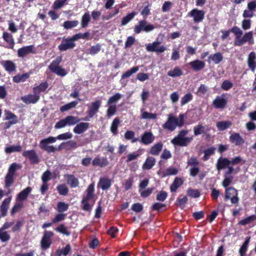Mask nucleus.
Masks as SVG:
<instances>
[{"instance_id":"1","label":"nucleus","mask_w":256,"mask_h":256,"mask_svg":"<svg viewBox=\"0 0 256 256\" xmlns=\"http://www.w3.org/2000/svg\"><path fill=\"white\" fill-rule=\"evenodd\" d=\"M186 118V114H180L178 116H176L173 114L168 115V120L162 125V128L169 131H174L176 127H182L184 124L185 120Z\"/></svg>"},{"instance_id":"2","label":"nucleus","mask_w":256,"mask_h":256,"mask_svg":"<svg viewBox=\"0 0 256 256\" xmlns=\"http://www.w3.org/2000/svg\"><path fill=\"white\" fill-rule=\"evenodd\" d=\"M188 134V130H181L178 134L171 140L172 143L174 145L182 146H186L193 138L192 136H187Z\"/></svg>"},{"instance_id":"3","label":"nucleus","mask_w":256,"mask_h":256,"mask_svg":"<svg viewBox=\"0 0 256 256\" xmlns=\"http://www.w3.org/2000/svg\"><path fill=\"white\" fill-rule=\"evenodd\" d=\"M56 142V138L53 136H49L42 140L40 142V147L41 149L48 153L54 152L57 151L56 147L52 145Z\"/></svg>"},{"instance_id":"4","label":"nucleus","mask_w":256,"mask_h":256,"mask_svg":"<svg viewBox=\"0 0 256 256\" xmlns=\"http://www.w3.org/2000/svg\"><path fill=\"white\" fill-rule=\"evenodd\" d=\"M62 57H57L48 66V68L52 72L56 74L58 76H64L66 75L67 72L64 68L60 66V64L62 62Z\"/></svg>"},{"instance_id":"5","label":"nucleus","mask_w":256,"mask_h":256,"mask_svg":"<svg viewBox=\"0 0 256 256\" xmlns=\"http://www.w3.org/2000/svg\"><path fill=\"white\" fill-rule=\"evenodd\" d=\"M94 184H91L88 186L87 188V196L83 198L82 202V208L85 210H91V206L88 204V202L94 198Z\"/></svg>"},{"instance_id":"6","label":"nucleus","mask_w":256,"mask_h":256,"mask_svg":"<svg viewBox=\"0 0 256 256\" xmlns=\"http://www.w3.org/2000/svg\"><path fill=\"white\" fill-rule=\"evenodd\" d=\"M160 42L156 40L151 44L146 45V50L149 52H156L158 53H162L166 50L164 46L160 45Z\"/></svg>"},{"instance_id":"7","label":"nucleus","mask_w":256,"mask_h":256,"mask_svg":"<svg viewBox=\"0 0 256 256\" xmlns=\"http://www.w3.org/2000/svg\"><path fill=\"white\" fill-rule=\"evenodd\" d=\"M226 104L227 99L224 94L216 96L212 102V106L217 109H223Z\"/></svg>"},{"instance_id":"8","label":"nucleus","mask_w":256,"mask_h":256,"mask_svg":"<svg viewBox=\"0 0 256 256\" xmlns=\"http://www.w3.org/2000/svg\"><path fill=\"white\" fill-rule=\"evenodd\" d=\"M204 11L194 8L192 10L188 15L193 18L194 22H199L204 18Z\"/></svg>"},{"instance_id":"9","label":"nucleus","mask_w":256,"mask_h":256,"mask_svg":"<svg viewBox=\"0 0 256 256\" xmlns=\"http://www.w3.org/2000/svg\"><path fill=\"white\" fill-rule=\"evenodd\" d=\"M102 102L100 100H96L91 103L89 106L88 113L90 118H92L98 112L101 106Z\"/></svg>"},{"instance_id":"10","label":"nucleus","mask_w":256,"mask_h":256,"mask_svg":"<svg viewBox=\"0 0 256 256\" xmlns=\"http://www.w3.org/2000/svg\"><path fill=\"white\" fill-rule=\"evenodd\" d=\"M75 46L74 42L70 38H64L61 44L58 46V49L60 51H66L68 49H72Z\"/></svg>"},{"instance_id":"11","label":"nucleus","mask_w":256,"mask_h":256,"mask_svg":"<svg viewBox=\"0 0 256 256\" xmlns=\"http://www.w3.org/2000/svg\"><path fill=\"white\" fill-rule=\"evenodd\" d=\"M54 235L52 232L46 231L44 232V237L41 241L42 247L43 249L48 248L51 244L50 238Z\"/></svg>"},{"instance_id":"12","label":"nucleus","mask_w":256,"mask_h":256,"mask_svg":"<svg viewBox=\"0 0 256 256\" xmlns=\"http://www.w3.org/2000/svg\"><path fill=\"white\" fill-rule=\"evenodd\" d=\"M22 154L24 156L28 158L32 163H38L39 161L38 156L34 150H26Z\"/></svg>"},{"instance_id":"13","label":"nucleus","mask_w":256,"mask_h":256,"mask_svg":"<svg viewBox=\"0 0 256 256\" xmlns=\"http://www.w3.org/2000/svg\"><path fill=\"white\" fill-rule=\"evenodd\" d=\"M40 99V96L36 93L34 94H29L21 98L22 100L26 104H35Z\"/></svg>"},{"instance_id":"14","label":"nucleus","mask_w":256,"mask_h":256,"mask_svg":"<svg viewBox=\"0 0 256 256\" xmlns=\"http://www.w3.org/2000/svg\"><path fill=\"white\" fill-rule=\"evenodd\" d=\"M34 52V46L30 45L19 48L18 50V57L24 58L26 55Z\"/></svg>"},{"instance_id":"15","label":"nucleus","mask_w":256,"mask_h":256,"mask_svg":"<svg viewBox=\"0 0 256 256\" xmlns=\"http://www.w3.org/2000/svg\"><path fill=\"white\" fill-rule=\"evenodd\" d=\"M240 42L237 44L236 46H240L244 42H248L250 44H252L254 42L252 33V32H249L246 33L244 36L242 37L240 39Z\"/></svg>"},{"instance_id":"16","label":"nucleus","mask_w":256,"mask_h":256,"mask_svg":"<svg viewBox=\"0 0 256 256\" xmlns=\"http://www.w3.org/2000/svg\"><path fill=\"white\" fill-rule=\"evenodd\" d=\"M89 124L80 122L74 128L73 132L76 134H80L86 132L88 128Z\"/></svg>"},{"instance_id":"17","label":"nucleus","mask_w":256,"mask_h":256,"mask_svg":"<svg viewBox=\"0 0 256 256\" xmlns=\"http://www.w3.org/2000/svg\"><path fill=\"white\" fill-rule=\"evenodd\" d=\"M154 140V136L151 132H145L142 136L141 142L144 144L152 143Z\"/></svg>"},{"instance_id":"18","label":"nucleus","mask_w":256,"mask_h":256,"mask_svg":"<svg viewBox=\"0 0 256 256\" xmlns=\"http://www.w3.org/2000/svg\"><path fill=\"white\" fill-rule=\"evenodd\" d=\"M31 192L32 188L30 187H27L18 194L16 200L17 202L25 200Z\"/></svg>"},{"instance_id":"19","label":"nucleus","mask_w":256,"mask_h":256,"mask_svg":"<svg viewBox=\"0 0 256 256\" xmlns=\"http://www.w3.org/2000/svg\"><path fill=\"white\" fill-rule=\"evenodd\" d=\"M111 186V181L108 178H100L98 184V188L106 190L108 189Z\"/></svg>"},{"instance_id":"20","label":"nucleus","mask_w":256,"mask_h":256,"mask_svg":"<svg viewBox=\"0 0 256 256\" xmlns=\"http://www.w3.org/2000/svg\"><path fill=\"white\" fill-rule=\"evenodd\" d=\"M5 120H10L7 124L6 128H8L11 125L14 124L17 122L16 116L8 110L5 111Z\"/></svg>"},{"instance_id":"21","label":"nucleus","mask_w":256,"mask_h":256,"mask_svg":"<svg viewBox=\"0 0 256 256\" xmlns=\"http://www.w3.org/2000/svg\"><path fill=\"white\" fill-rule=\"evenodd\" d=\"M92 164L94 166H99L100 167H104L108 165V162L106 158L96 157L92 162Z\"/></svg>"},{"instance_id":"22","label":"nucleus","mask_w":256,"mask_h":256,"mask_svg":"<svg viewBox=\"0 0 256 256\" xmlns=\"http://www.w3.org/2000/svg\"><path fill=\"white\" fill-rule=\"evenodd\" d=\"M12 198L9 197L5 199L2 202L0 207V210L2 216H5L7 214L8 210L9 208Z\"/></svg>"},{"instance_id":"23","label":"nucleus","mask_w":256,"mask_h":256,"mask_svg":"<svg viewBox=\"0 0 256 256\" xmlns=\"http://www.w3.org/2000/svg\"><path fill=\"white\" fill-rule=\"evenodd\" d=\"M190 64L192 68L196 71L200 70L205 66L204 62L198 60L191 62Z\"/></svg>"},{"instance_id":"24","label":"nucleus","mask_w":256,"mask_h":256,"mask_svg":"<svg viewBox=\"0 0 256 256\" xmlns=\"http://www.w3.org/2000/svg\"><path fill=\"white\" fill-rule=\"evenodd\" d=\"M22 150V146L20 144L6 146L4 148V152L7 154L12 152H20Z\"/></svg>"},{"instance_id":"25","label":"nucleus","mask_w":256,"mask_h":256,"mask_svg":"<svg viewBox=\"0 0 256 256\" xmlns=\"http://www.w3.org/2000/svg\"><path fill=\"white\" fill-rule=\"evenodd\" d=\"M230 32L234 33L236 36L234 45L236 46L237 44H238V43L240 44V39L242 34V31L240 28L235 26L230 30Z\"/></svg>"},{"instance_id":"26","label":"nucleus","mask_w":256,"mask_h":256,"mask_svg":"<svg viewBox=\"0 0 256 256\" xmlns=\"http://www.w3.org/2000/svg\"><path fill=\"white\" fill-rule=\"evenodd\" d=\"M232 142L236 146L242 145L244 142V139L240 136L238 134L235 133L232 134L230 138Z\"/></svg>"},{"instance_id":"27","label":"nucleus","mask_w":256,"mask_h":256,"mask_svg":"<svg viewBox=\"0 0 256 256\" xmlns=\"http://www.w3.org/2000/svg\"><path fill=\"white\" fill-rule=\"evenodd\" d=\"M223 60V56L220 52H216L211 54L208 57V61L212 62L215 64H218Z\"/></svg>"},{"instance_id":"28","label":"nucleus","mask_w":256,"mask_h":256,"mask_svg":"<svg viewBox=\"0 0 256 256\" xmlns=\"http://www.w3.org/2000/svg\"><path fill=\"white\" fill-rule=\"evenodd\" d=\"M2 38L8 44V48L12 49L14 46V40L12 36L7 32L3 33Z\"/></svg>"},{"instance_id":"29","label":"nucleus","mask_w":256,"mask_h":256,"mask_svg":"<svg viewBox=\"0 0 256 256\" xmlns=\"http://www.w3.org/2000/svg\"><path fill=\"white\" fill-rule=\"evenodd\" d=\"M68 184L72 188H76L78 186V180L72 175H66L65 176Z\"/></svg>"},{"instance_id":"30","label":"nucleus","mask_w":256,"mask_h":256,"mask_svg":"<svg viewBox=\"0 0 256 256\" xmlns=\"http://www.w3.org/2000/svg\"><path fill=\"white\" fill-rule=\"evenodd\" d=\"M230 164V160L227 158H220L216 164L217 169L220 170L221 169L225 168Z\"/></svg>"},{"instance_id":"31","label":"nucleus","mask_w":256,"mask_h":256,"mask_svg":"<svg viewBox=\"0 0 256 256\" xmlns=\"http://www.w3.org/2000/svg\"><path fill=\"white\" fill-rule=\"evenodd\" d=\"M20 168L21 166L20 164L16 162L12 163L10 165L6 174L14 177L16 171L20 170Z\"/></svg>"},{"instance_id":"32","label":"nucleus","mask_w":256,"mask_h":256,"mask_svg":"<svg viewBox=\"0 0 256 256\" xmlns=\"http://www.w3.org/2000/svg\"><path fill=\"white\" fill-rule=\"evenodd\" d=\"M256 54L254 52L250 54L248 58V64L250 68L254 71L256 68V63L255 62Z\"/></svg>"},{"instance_id":"33","label":"nucleus","mask_w":256,"mask_h":256,"mask_svg":"<svg viewBox=\"0 0 256 256\" xmlns=\"http://www.w3.org/2000/svg\"><path fill=\"white\" fill-rule=\"evenodd\" d=\"M206 126L202 124H199L194 128V134L195 136H198L200 134H204L206 131Z\"/></svg>"},{"instance_id":"34","label":"nucleus","mask_w":256,"mask_h":256,"mask_svg":"<svg viewBox=\"0 0 256 256\" xmlns=\"http://www.w3.org/2000/svg\"><path fill=\"white\" fill-rule=\"evenodd\" d=\"M2 64L6 70L8 72L14 71L16 69V65L12 61H4Z\"/></svg>"},{"instance_id":"35","label":"nucleus","mask_w":256,"mask_h":256,"mask_svg":"<svg viewBox=\"0 0 256 256\" xmlns=\"http://www.w3.org/2000/svg\"><path fill=\"white\" fill-rule=\"evenodd\" d=\"M232 125L230 121H221L216 123V126L218 130L222 131L228 128Z\"/></svg>"},{"instance_id":"36","label":"nucleus","mask_w":256,"mask_h":256,"mask_svg":"<svg viewBox=\"0 0 256 256\" xmlns=\"http://www.w3.org/2000/svg\"><path fill=\"white\" fill-rule=\"evenodd\" d=\"M155 159L152 157H148L146 160L142 168L144 169L150 170L155 164Z\"/></svg>"},{"instance_id":"37","label":"nucleus","mask_w":256,"mask_h":256,"mask_svg":"<svg viewBox=\"0 0 256 256\" xmlns=\"http://www.w3.org/2000/svg\"><path fill=\"white\" fill-rule=\"evenodd\" d=\"M183 182H184L182 178H176L173 184L170 186V188L171 192H175L178 187L182 184Z\"/></svg>"},{"instance_id":"38","label":"nucleus","mask_w":256,"mask_h":256,"mask_svg":"<svg viewBox=\"0 0 256 256\" xmlns=\"http://www.w3.org/2000/svg\"><path fill=\"white\" fill-rule=\"evenodd\" d=\"M250 237H248L246 238L244 242L240 247V250H239V253L240 255V256H244L245 253L246 252L248 245L249 244L250 241Z\"/></svg>"},{"instance_id":"39","label":"nucleus","mask_w":256,"mask_h":256,"mask_svg":"<svg viewBox=\"0 0 256 256\" xmlns=\"http://www.w3.org/2000/svg\"><path fill=\"white\" fill-rule=\"evenodd\" d=\"M48 87V84L46 82H42L38 86L35 87L33 89L34 93L38 94L41 92H44Z\"/></svg>"},{"instance_id":"40","label":"nucleus","mask_w":256,"mask_h":256,"mask_svg":"<svg viewBox=\"0 0 256 256\" xmlns=\"http://www.w3.org/2000/svg\"><path fill=\"white\" fill-rule=\"evenodd\" d=\"M78 104V102L76 101L72 102H70L66 104L61 106L60 108V110L62 112H64L72 108H75Z\"/></svg>"},{"instance_id":"41","label":"nucleus","mask_w":256,"mask_h":256,"mask_svg":"<svg viewBox=\"0 0 256 256\" xmlns=\"http://www.w3.org/2000/svg\"><path fill=\"white\" fill-rule=\"evenodd\" d=\"M90 14L88 12H86L82 16L81 20V26L82 28H86L88 26V22H90Z\"/></svg>"},{"instance_id":"42","label":"nucleus","mask_w":256,"mask_h":256,"mask_svg":"<svg viewBox=\"0 0 256 256\" xmlns=\"http://www.w3.org/2000/svg\"><path fill=\"white\" fill-rule=\"evenodd\" d=\"M182 74V70L178 67L168 72V75L171 77H176Z\"/></svg>"},{"instance_id":"43","label":"nucleus","mask_w":256,"mask_h":256,"mask_svg":"<svg viewBox=\"0 0 256 256\" xmlns=\"http://www.w3.org/2000/svg\"><path fill=\"white\" fill-rule=\"evenodd\" d=\"M162 145L160 143H158L152 147L150 153L154 155L158 154L162 150Z\"/></svg>"},{"instance_id":"44","label":"nucleus","mask_w":256,"mask_h":256,"mask_svg":"<svg viewBox=\"0 0 256 256\" xmlns=\"http://www.w3.org/2000/svg\"><path fill=\"white\" fill-rule=\"evenodd\" d=\"M237 191L232 188H228L226 190L225 198L229 199L234 196H237Z\"/></svg>"},{"instance_id":"45","label":"nucleus","mask_w":256,"mask_h":256,"mask_svg":"<svg viewBox=\"0 0 256 256\" xmlns=\"http://www.w3.org/2000/svg\"><path fill=\"white\" fill-rule=\"evenodd\" d=\"M70 246L69 244H67L66 247L58 250L56 251V255L58 256H66L70 252Z\"/></svg>"},{"instance_id":"46","label":"nucleus","mask_w":256,"mask_h":256,"mask_svg":"<svg viewBox=\"0 0 256 256\" xmlns=\"http://www.w3.org/2000/svg\"><path fill=\"white\" fill-rule=\"evenodd\" d=\"M122 96L121 94L119 93H116L114 96L110 97L108 101V104H115L116 103L122 98Z\"/></svg>"},{"instance_id":"47","label":"nucleus","mask_w":256,"mask_h":256,"mask_svg":"<svg viewBox=\"0 0 256 256\" xmlns=\"http://www.w3.org/2000/svg\"><path fill=\"white\" fill-rule=\"evenodd\" d=\"M68 125H74L80 121V119L78 117L70 116L66 118Z\"/></svg>"},{"instance_id":"48","label":"nucleus","mask_w":256,"mask_h":256,"mask_svg":"<svg viewBox=\"0 0 256 256\" xmlns=\"http://www.w3.org/2000/svg\"><path fill=\"white\" fill-rule=\"evenodd\" d=\"M136 14L135 12L128 14L125 17H124L122 20V25L124 26L129 22L132 19L134 18Z\"/></svg>"},{"instance_id":"49","label":"nucleus","mask_w":256,"mask_h":256,"mask_svg":"<svg viewBox=\"0 0 256 256\" xmlns=\"http://www.w3.org/2000/svg\"><path fill=\"white\" fill-rule=\"evenodd\" d=\"M157 115L156 114L149 113L146 112L141 111V118L142 119H152L156 118Z\"/></svg>"},{"instance_id":"50","label":"nucleus","mask_w":256,"mask_h":256,"mask_svg":"<svg viewBox=\"0 0 256 256\" xmlns=\"http://www.w3.org/2000/svg\"><path fill=\"white\" fill-rule=\"evenodd\" d=\"M139 70L138 66L134 67L130 70L126 71V72L123 74L122 76V78L124 79L130 76Z\"/></svg>"},{"instance_id":"51","label":"nucleus","mask_w":256,"mask_h":256,"mask_svg":"<svg viewBox=\"0 0 256 256\" xmlns=\"http://www.w3.org/2000/svg\"><path fill=\"white\" fill-rule=\"evenodd\" d=\"M192 99V95L190 93H188L181 98L180 104L184 106L189 102Z\"/></svg>"},{"instance_id":"52","label":"nucleus","mask_w":256,"mask_h":256,"mask_svg":"<svg viewBox=\"0 0 256 256\" xmlns=\"http://www.w3.org/2000/svg\"><path fill=\"white\" fill-rule=\"evenodd\" d=\"M72 134L70 132H68L58 135L57 136L54 137L56 140H66L72 138Z\"/></svg>"},{"instance_id":"53","label":"nucleus","mask_w":256,"mask_h":256,"mask_svg":"<svg viewBox=\"0 0 256 256\" xmlns=\"http://www.w3.org/2000/svg\"><path fill=\"white\" fill-rule=\"evenodd\" d=\"M10 236L7 232L0 228V240L2 242L9 240Z\"/></svg>"},{"instance_id":"54","label":"nucleus","mask_w":256,"mask_h":256,"mask_svg":"<svg viewBox=\"0 0 256 256\" xmlns=\"http://www.w3.org/2000/svg\"><path fill=\"white\" fill-rule=\"evenodd\" d=\"M108 108L106 112L107 116L110 118L114 116L116 111V104H108Z\"/></svg>"},{"instance_id":"55","label":"nucleus","mask_w":256,"mask_h":256,"mask_svg":"<svg viewBox=\"0 0 256 256\" xmlns=\"http://www.w3.org/2000/svg\"><path fill=\"white\" fill-rule=\"evenodd\" d=\"M78 24V20L66 21L64 23V28L69 29L76 27Z\"/></svg>"},{"instance_id":"56","label":"nucleus","mask_w":256,"mask_h":256,"mask_svg":"<svg viewBox=\"0 0 256 256\" xmlns=\"http://www.w3.org/2000/svg\"><path fill=\"white\" fill-rule=\"evenodd\" d=\"M126 139L131 140L132 142H135L138 141V138H134V134L132 131H127L124 134Z\"/></svg>"},{"instance_id":"57","label":"nucleus","mask_w":256,"mask_h":256,"mask_svg":"<svg viewBox=\"0 0 256 256\" xmlns=\"http://www.w3.org/2000/svg\"><path fill=\"white\" fill-rule=\"evenodd\" d=\"M28 74H25L22 75H18L13 78V80L16 82H24L28 78Z\"/></svg>"},{"instance_id":"58","label":"nucleus","mask_w":256,"mask_h":256,"mask_svg":"<svg viewBox=\"0 0 256 256\" xmlns=\"http://www.w3.org/2000/svg\"><path fill=\"white\" fill-rule=\"evenodd\" d=\"M68 204L64 202H59L58 204L57 210L58 212H62L68 210Z\"/></svg>"},{"instance_id":"59","label":"nucleus","mask_w":256,"mask_h":256,"mask_svg":"<svg viewBox=\"0 0 256 256\" xmlns=\"http://www.w3.org/2000/svg\"><path fill=\"white\" fill-rule=\"evenodd\" d=\"M14 182V177L6 174L5 177V187L6 188L10 187Z\"/></svg>"},{"instance_id":"60","label":"nucleus","mask_w":256,"mask_h":256,"mask_svg":"<svg viewBox=\"0 0 256 256\" xmlns=\"http://www.w3.org/2000/svg\"><path fill=\"white\" fill-rule=\"evenodd\" d=\"M120 123V120L118 118H116L113 120L110 126L111 132L114 134H116L117 128Z\"/></svg>"},{"instance_id":"61","label":"nucleus","mask_w":256,"mask_h":256,"mask_svg":"<svg viewBox=\"0 0 256 256\" xmlns=\"http://www.w3.org/2000/svg\"><path fill=\"white\" fill-rule=\"evenodd\" d=\"M56 230L66 236H70V232L67 230V228L63 225L61 224L58 227Z\"/></svg>"},{"instance_id":"62","label":"nucleus","mask_w":256,"mask_h":256,"mask_svg":"<svg viewBox=\"0 0 256 256\" xmlns=\"http://www.w3.org/2000/svg\"><path fill=\"white\" fill-rule=\"evenodd\" d=\"M20 202H17L14 204V206L12 208L11 210L12 215L14 214L16 212L19 211L20 209L22 208L23 205Z\"/></svg>"},{"instance_id":"63","label":"nucleus","mask_w":256,"mask_h":256,"mask_svg":"<svg viewBox=\"0 0 256 256\" xmlns=\"http://www.w3.org/2000/svg\"><path fill=\"white\" fill-rule=\"evenodd\" d=\"M67 125V122L66 118H65L56 122L54 126V128L56 129H60L64 128Z\"/></svg>"},{"instance_id":"64","label":"nucleus","mask_w":256,"mask_h":256,"mask_svg":"<svg viewBox=\"0 0 256 256\" xmlns=\"http://www.w3.org/2000/svg\"><path fill=\"white\" fill-rule=\"evenodd\" d=\"M58 190L61 195H66L68 192V188L66 186L61 184L58 186Z\"/></svg>"}]
</instances>
